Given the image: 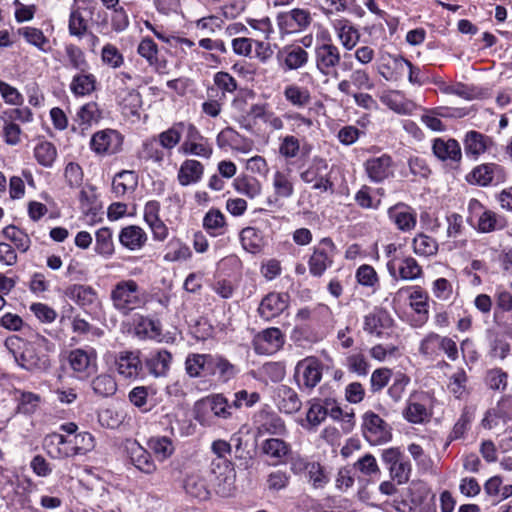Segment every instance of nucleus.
<instances>
[{
    "mask_svg": "<svg viewBox=\"0 0 512 512\" xmlns=\"http://www.w3.org/2000/svg\"><path fill=\"white\" fill-rule=\"evenodd\" d=\"M341 61L339 48L332 43H322L315 47V65L325 77H338L336 67Z\"/></svg>",
    "mask_w": 512,
    "mask_h": 512,
    "instance_id": "nucleus-5",
    "label": "nucleus"
},
{
    "mask_svg": "<svg viewBox=\"0 0 512 512\" xmlns=\"http://www.w3.org/2000/svg\"><path fill=\"white\" fill-rule=\"evenodd\" d=\"M419 351L426 356H436L443 351L450 360H456L458 349L456 342L449 337L429 333L420 343Z\"/></svg>",
    "mask_w": 512,
    "mask_h": 512,
    "instance_id": "nucleus-6",
    "label": "nucleus"
},
{
    "mask_svg": "<svg viewBox=\"0 0 512 512\" xmlns=\"http://www.w3.org/2000/svg\"><path fill=\"white\" fill-rule=\"evenodd\" d=\"M77 121L80 125L89 126L92 123H96L101 119V111L98 108L97 103L89 102L83 105L77 112Z\"/></svg>",
    "mask_w": 512,
    "mask_h": 512,
    "instance_id": "nucleus-56",
    "label": "nucleus"
},
{
    "mask_svg": "<svg viewBox=\"0 0 512 512\" xmlns=\"http://www.w3.org/2000/svg\"><path fill=\"white\" fill-rule=\"evenodd\" d=\"M279 54L284 55V63L289 70H296L305 66L309 57L308 52L300 46L285 48Z\"/></svg>",
    "mask_w": 512,
    "mask_h": 512,
    "instance_id": "nucleus-33",
    "label": "nucleus"
},
{
    "mask_svg": "<svg viewBox=\"0 0 512 512\" xmlns=\"http://www.w3.org/2000/svg\"><path fill=\"white\" fill-rule=\"evenodd\" d=\"M129 458L131 463L141 472L145 474H153L157 466L152 459L150 453L140 446L138 443H133L129 449Z\"/></svg>",
    "mask_w": 512,
    "mask_h": 512,
    "instance_id": "nucleus-23",
    "label": "nucleus"
},
{
    "mask_svg": "<svg viewBox=\"0 0 512 512\" xmlns=\"http://www.w3.org/2000/svg\"><path fill=\"white\" fill-rule=\"evenodd\" d=\"M240 240L243 248L250 253H257L260 250L261 238L258 231L253 227H246L240 233Z\"/></svg>",
    "mask_w": 512,
    "mask_h": 512,
    "instance_id": "nucleus-58",
    "label": "nucleus"
},
{
    "mask_svg": "<svg viewBox=\"0 0 512 512\" xmlns=\"http://www.w3.org/2000/svg\"><path fill=\"white\" fill-rule=\"evenodd\" d=\"M277 22L281 32L290 34L306 30L312 22V17L308 10L295 8L278 14Z\"/></svg>",
    "mask_w": 512,
    "mask_h": 512,
    "instance_id": "nucleus-7",
    "label": "nucleus"
},
{
    "mask_svg": "<svg viewBox=\"0 0 512 512\" xmlns=\"http://www.w3.org/2000/svg\"><path fill=\"white\" fill-rule=\"evenodd\" d=\"M470 213H480L477 230L481 233H490L495 230L503 229L505 224L495 212L483 210V205L477 199H471L468 204Z\"/></svg>",
    "mask_w": 512,
    "mask_h": 512,
    "instance_id": "nucleus-14",
    "label": "nucleus"
},
{
    "mask_svg": "<svg viewBox=\"0 0 512 512\" xmlns=\"http://www.w3.org/2000/svg\"><path fill=\"white\" fill-rule=\"evenodd\" d=\"M275 195L281 198H289L294 193V186L289 174L277 171L273 177Z\"/></svg>",
    "mask_w": 512,
    "mask_h": 512,
    "instance_id": "nucleus-54",
    "label": "nucleus"
},
{
    "mask_svg": "<svg viewBox=\"0 0 512 512\" xmlns=\"http://www.w3.org/2000/svg\"><path fill=\"white\" fill-rule=\"evenodd\" d=\"M390 476L399 485L405 484L409 481L411 474V463L407 459H403L395 466L388 467Z\"/></svg>",
    "mask_w": 512,
    "mask_h": 512,
    "instance_id": "nucleus-64",
    "label": "nucleus"
},
{
    "mask_svg": "<svg viewBox=\"0 0 512 512\" xmlns=\"http://www.w3.org/2000/svg\"><path fill=\"white\" fill-rule=\"evenodd\" d=\"M183 134L185 135V140L179 149L181 153L206 158L210 157L212 154L211 147L204 142L203 136L193 124L184 122Z\"/></svg>",
    "mask_w": 512,
    "mask_h": 512,
    "instance_id": "nucleus-8",
    "label": "nucleus"
},
{
    "mask_svg": "<svg viewBox=\"0 0 512 512\" xmlns=\"http://www.w3.org/2000/svg\"><path fill=\"white\" fill-rule=\"evenodd\" d=\"M67 296L80 306H89L95 300L96 293L90 286L73 285L66 291Z\"/></svg>",
    "mask_w": 512,
    "mask_h": 512,
    "instance_id": "nucleus-42",
    "label": "nucleus"
},
{
    "mask_svg": "<svg viewBox=\"0 0 512 512\" xmlns=\"http://www.w3.org/2000/svg\"><path fill=\"white\" fill-rule=\"evenodd\" d=\"M400 277L404 280H414L422 274V268L412 257H406L399 266Z\"/></svg>",
    "mask_w": 512,
    "mask_h": 512,
    "instance_id": "nucleus-63",
    "label": "nucleus"
},
{
    "mask_svg": "<svg viewBox=\"0 0 512 512\" xmlns=\"http://www.w3.org/2000/svg\"><path fill=\"white\" fill-rule=\"evenodd\" d=\"M96 253L103 256H110L114 252L112 231L108 227H102L96 232Z\"/></svg>",
    "mask_w": 512,
    "mask_h": 512,
    "instance_id": "nucleus-52",
    "label": "nucleus"
},
{
    "mask_svg": "<svg viewBox=\"0 0 512 512\" xmlns=\"http://www.w3.org/2000/svg\"><path fill=\"white\" fill-rule=\"evenodd\" d=\"M277 406L286 414L298 412L301 409L302 401L297 392L289 386L281 385L277 392Z\"/></svg>",
    "mask_w": 512,
    "mask_h": 512,
    "instance_id": "nucleus-25",
    "label": "nucleus"
},
{
    "mask_svg": "<svg viewBox=\"0 0 512 512\" xmlns=\"http://www.w3.org/2000/svg\"><path fill=\"white\" fill-rule=\"evenodd\" d=\"M72 445L57 447L54 451H48L53 459L71 458L77 455H84L94 448V437L89 432H80L74 435Z\"/></svg>",
    "mask_w": 512,
    "mask_h": 512,
    "instance_id": "nucleus-9",
    "label": "nucleus"
},
{
    "mask_svg": "<svg viewBox=\"0 0 512 512\" xmlns=\"http://www.w3.org/2000/svg\"><path fill=\"white\" fill-rule=\"evenodd\" d=\"M256 435H283L286 432L284 421L273 411L262 409L253 418Z\"/></svg>",
    "mask_w": 512,
    "mask_h": 512,
    "instance_id": "nucleus-10",
    "label": "nucleus"
},
{
    "mask_svg": "<svg viewBox=\"0 0 512 512\" xmlns=\"http://www.w3.org/2000/svg\"><path fill=\"white\" fill-rule=\"evenodd\" d=\"M335 245L331 238H322L308 260L309 272L313 277H321L333 264Z\"/></svg>",
    "mask_w": 512,
    "mask_h": 512,
    "instance_id": "nucleus-4",
    "label": "nucleus"
},
{
    "mask_svg": "<svg viewBox=\"0 0 512 512\" xmlns=\"http://www.w3.org/2000/svg\"><path fill=\"white\" fill-rule=\"evenodd\" d=\"M148 446L161 461L169 458L174 452V445L171 439L166 436L151 438L148 441Z\"/></svg>",
    "mask_w": 512,
    "mask_h": 512,
    "instance_id": "nucleus-44",
    "label": "nucleus"
},
{
    "mask_svg": "<svg viewBox=\"0 0 512 512\" xmlns=\"http://www.w3.org/2000/svg\"><path fill=\"white\" fill-rule=\"evenodd\" d=\"M322 370V363L315 357H307L299 361L294 374L298 387L312 391L322 379Z\"/></svg>",
    "mask_w": 512,
    "mask_h": 512,
    "instance_id": "nucleus-3",
    "label": "nucleus"
},
{
    "mask_svg": "<svg viewBox=\"0 0 512 512\" xmlns=\"http://www.w3.org/2000/svg\"><path fill=\"white\" fill-rule=\"evenodd\" d=\"M203 226L211 235H221L225 226V217L219 210L212 209L206 213Z\"/></svg>",
    "mask_w": 512,
    "mask_h": 512,
    "instance_id": "nucleus-50",
    "label": "nucleus"
},
{
    "mask_svg": "<svg viewBox=\"0 0 512 512\" xmlns=\"http://www.w3.org/2000/svg\"><path fill=\"white\" fill-rule=\"evenodd\" d=\"M388 217L403 232L411 231L417 223L415 210L402 202L388 209Z\"/></svg>",
    "mask_w": 512,
    "mask_h": 512,
    "instance_id": "nucleus-20",
    "label": "nucleus"
},
{
    "mask_svg": "<svg viewBox=\"0 0 512 512\" xmlns=\"http://www.w3.org/2000/svg\"><path fill=\"white\" fill-rule=\"evenodd\" d=\"M432 150L439 160L448 162L454 168L462 158L461 147L455 139L437 138L433 141Z\"/></svg>",
    "mask_w": 512,
    "mask_h": 512,
    "instance_id": "nucleus-19",
    "label": "nucleus"
},
{
    "mask_svg": "<svg viewBox=\"0 0 512 512\" xmlns=\"http://www.w3.org/2000/svg\"><path fill=\"white\" fill-rule=\"evenodd\" d=\"M362 433L371 445H380L392 438L390 426L372 411L364 413L362 417Z\"/></svg>",
    "mask_w": 512,
    "mask_h": 512,
    "instance_id": "nucleus-2",
    "label": "nucleus"
},
{
    "mask_svg": "<svg viewBox=\"0 0 512 512\" xmlns=\"http://www.w3.org/2000/svg\"><path fill=\"white\" fill-rule=\"evenodd\" d=\"M435 494L430 489L419 484L411 490V501L414 505H423L421 512H435L434 508Z\"/></svg>",
    "mask_w": 512,
    "mask_h": 512,
    "instance_id": "nucleus-35",
    "label": "nucleus"
},
{
    "mask_svg": "<svg viewBox=\"0 0 512 512\" xmlns=\"http://www.w3.org/2000/svg\"><path fill=\"white\" fill-rule=\"evenodd\" d=\"M413 250L422 256H431L437 253L438 244L435 239L425 234H418L413 239Z\"/></svg>",
    "mask_w": 512,
    "mask_h": 512,
    "instance_id": "nucleus-53",
    "label": "nucleus"
},
{
    "mask_svg": "<svg viewBox=\"0 0 512 512\" xmlns=\"http://www.w3.org/2000/svg\"><path fill=\"white\" fill-rule=\"evenodd\" d=\"M393 324L391 317L383 311L369 313L364 317L363 329L371 335L381 338L384 330L389 329Z\"/></svg>",
    "mask_w": 512,
    "mask_h": 512,
    "instance_id": "nucleus-24",
    "label": "nucleus"
},
{
    "mask_svg": "<svg viewBox=\"0 0 512 512\" xmlns=\"http://www.w3.org/2000/svg\"><path fill=\"white\" fill-rule=\"evenodd\" d=\"M94 393L100 397H110L117 391V383L110 374H101L91 382Z\"/></svg>",
    "mask_w": 512,
    "mask_h": 512,
    "instance_id": "nucleus-38",
    "label": "nucleus"
},
{
    "mask_svg": "<svg viewBox=\"0 0 512 512\" xmlns=\"http://www.w3.org/2000/svg\"><path fill=\"white\" fill-rule=\"evenodd\" d=\"M101 59L105 65L113 69L119 68L124 63L123 55L116 46L110 43L102 48Z\"/></svg>",
    "mask_w": 512,
    "mask_h": 512,
    "instance_id": "nucleus-59",
    "label": "nucleus"
},
{
    "mask_svg": "<svg viewBox=\"0 0 512 512\" xmlns=\"http://www.w3.org/2000/svg\"><path fill=\"white\" fill-rule=\"evenodd\" d=\"M234 185L239 193L244 194L250 198H254L261 192V185L255 178H237Z\"/></svg>",
    "mask_w": 512,
    "mask_h": 512,
    "instance_id": "nucleus-62",
    "label": "nucleus"
},
{
    "mask_svg": "<svg viewBox=\"0 0 512 512\" xmlns=\"http://www.w3.org/2000/svg\"><path fill=\"white\" fill-rule=\"evenodd\" d=\"M171 361L172 354L165 349H161L152 352L146 359L145 364L151 375L154 377H164L168 374Z\"/></svg>",
    "mask_w": 512,
    "mask_h": 512,
    "instance_id": "nucleus-22",
    "label": "nucleus"
},
{
    "mask_svg": "<svg viewBox=\"0 0 512 512\" xmlns=\"http://www.w3.org/2000/svg\"><path fill=\"white\" fill-rule=\"evenodd\" d=\"M117 371L125 378H136L142 370V362L137 352L123 351L116 357Z\"/></svg>",
    "mask_w": 512,
    "mask_h": 512,
    "instance_id": "nucleus-21",
    "label": "nucleus"
},
{
    "mask_svg": "<svg viewBox=\"0 0 512 512\" xmlns=\"http://www.w3.org/2000/svg\"><path fill=\"white\" fill-rule=\"evenodd\" d=\"M146 240L147 236L144 230L135 225L123 228L119 235L120 243L130 250L140 249Z\"/></svg>",
    "mask_w": 512,
    "mask_h": 512,
    "instance_id": "nucleus-31",
    "label": "nucleus"
},
{
    "mask_svg": "<svg viewBox=\"0 0 512 512\" xmlns=\"http://www.w3.org/2000/svg\"><path fill=\"white\" fill-rule=\"evenodd\" d=\"M17 33L29 44L37 47L42 52H48L50 50L49 39L44 35L42 30L35 27H22L17 30Z\"/></svg>",
    "mask_w": 512,
    "mask_h": 512,
    "instance_id": "nucleus-36",
    "label": "nucleus"
},
{
    "mask_svg": "<svg viewBox=\"0 0 512 512\" xmlns=\"http://www.w3.org/2000/svg\"><path fill=\"white\" fill-rule=\"evenodd\" d=\"M19 396L16 398L17 412L30 415L34 413L40 403V396L32 392L17 391Z\"/></svg>",
    "mask_w": 512,
    "mask_h": 512,
    "instance_id": "nucleus-49",
    "label": "nucleus"
},
{
    "mask_svg": "<svg viewBox=\"0 0 512 512\" xmlns=\"http://www.w3.org/2000/svg\"><path fill=\"white\" fill-rule=\"evenodd\" d=\"M328 169L326 160L320 157H314L306 170L300 174V178L305 183H313L318 180Z\"/></svg>",
    "mask_w": 512,
    "mask_h": 512,
    "instance_id": "nucleus-47",
    "label": "nucleus"
},
{
    "mask_svg": "<svg viewBox=\"0 0 512 512\" xmlns=\"http://www.w3.org/2000/svg\"><path fill=\"white\" fill-rule=\"evenodd\" d=\"M405 419L413 424L423 423L429 419V412L424 404L409 401L404 412Z\"/></svg>",
    "mask_w": 512,
    "mask_h": 512,
    "instance_id": "nucleus-55",
    "label": "nucleus"
},
{
    "mask_svg": "<svg viewBox=\"0 0 512 512\" xmlns=\"http://www.w3.org/2000/svg\"><path fill=\"white\" fill-rule=\"evenodd\" d=\"M392 165L393 160L388 154L371 157L364 163L367 176L374 183H380L389 178L393 174Z\"/></svg>",
    "mask_w": 512,
    "mask_h": 512,
    "instance_id": "nucleus-16",
    "label": "nucleus"
},
{
    "mask_svg": "<svg viewBox=\"0 0 512 512\" xmlns=\"http://www.w3.org/2000/svg\"><path fill=\"white\" fill-rule=\"evenodd\" d=\"M204 403L218 418L228 419L232 416V411L229 410V401L222 394L212 395Z\"/></svg>",
    "mask_w": 512,
    "mask_h": 512,
    "instance_id": "nucleus-43",
    "label": "nucleus"
},
{
    "mask_svg": "<svg viewBox=\"0 0 512 512\" xmlns=\"http://www.w3.org/2000/svg\"><path fill=\"white\" fill-rule=\"evenodd\" d=\"M283 94L289 103L298 108L305 107L311 101L309 90L295 84L285 87Z\"/></svg>",
    "mask_w": 512,
    "mask_h": 512,
    "instance_id": "nucleus-40",
    "label": "nucleus"
},
{
    "mask_svg": "<svg viewBox=\"0 0 512 512\" xmlns=\"http://www.w3.org/2000/svg\"><path fill=\"white\" fill-rule=\"evenodd\" d=\"M96 77L89 73L79 71L72 78L70 83V90L75 96L90 95L96 90Z\"/></svg>",
    "mask_w": 512,
    "mask_h": 512,
    "instance_id": "nucleus-30",
    "label": "nucleus"
},
{
    "mask_svg": "<svg viewBox=\"0 0 512 512\" xmlns=\"http://www.w3.org/2000/svg\"><path fill=\"white\" fill-rule=\"evenodd\" d=\"M485 382L492 390L504 391L508 383V374L501 368L490 369L486 373Z\"/></svg>",
    "mask_w": 512,
    "mask_h": 512,
    "instance_id": "nucleus-57",
    "label": "nucleus"
},
{
    "mask_svg": "<svg viewBox=\"0 0 512 512\" xmlns=\"http://www.w3.org/2000/svg\"><path fill=\"white\" fill-rule=\"evenodd\" d=\"M4 236L12 241L16 247L25 252L29 248L30 240L23 231L13 225H9L3 229Z\"/></svg>",
    "mask_w": 512,
    "mask_h": 512,
    "instance_id": "nucleus-60",
    "label": "nucleus"
},
{
    "mask_svg": "<svg viewBox=\"0 0 512 512\" xmlns=\"http://www.w3.org/2000/svg\"><path fill=\"white\" fill-rule=\"evenodd\" d=\"M184 489L191 497L199 500H206L210 495L206 481L198 475L188 476L184 481Z\"/></svg>",
    "mask_w": 512,
    "mask_h": 512,
    "instance_id": "nucleus-37",
    "label": "nucleus"
},
{
    "mask_svg": "<svg viewBox=\"0 0 512 512\" xmlns=\"http://www.w3.org/2000/svg\"><path fill=\"white\" fill-rule=\"evenodd\" d=\"M210 354H190L185 361V369L190 377H198L202 371L209 373Z\"/></svg>",
    "mask_w": 512,
    "mask_h": 512,
    "instance_id": "nucleus-41",
    "label": "nucleus"
},
{
    "mask_svg": "<svg viewBox=\"0 0 512 512\" xmlns=\"http://www.w3.org/2000/svg\"><path fill=\"white\" fill-rule=\"evenodd\" d=\"M309 482L315 489L323 488L329 482V476L319 462H312L307 472Z\"/></svg>",
    "mask_w": 512,
    "mask_h": 512,
    "instance_id": "nucleus-61",
    "label": "nucleus"
},
{
    "mask_svg": "<svg viewBox=\"0 0 512 512\" xmlns=\"http://www.w3.org/2000/svg\"><path fill=\"white\" fill-rule=\"evenodd\" d=\"M65 52L71 68L81 72H85L89 69L85 54L78 46L68 44L65 47Z\"/></svg>",
    "mask_w": 512,
    "mask_h": 512,
    "instance_id": "nucleus-48",
    "label": "nucleus"
},
{
    "mask_svg": "<svg viewBox=\"0 0 512 512\" xmlns=\"http://www.w3.org/2000/svg\"><path fill=\"white\" fill-rule=\"evenodd\" d=\"M262 451L265 455L280 462L290 451L289 445L282 439L270 438L263 442Z\"/></svg>",
    "mask_w": 512,
    "mask_h": 512,
    "instance_id": "nucleus-39",
    "label": "nucleus"
},
{
    "mask_svg": "<svg viewBox=\"0 0 512 512\" xmlns=\"http://www.w3.org/2000/svg\"><path fill=\"white\" fill-rule=\"evenodd\" d=\"M306 414L307 429L315 430L328 416V405L331 404L330 399H325L323 403L319 399H313Z\"/></svg>",
    "mask_w": 512,
    "mask_h": 512,
    "instance_id": "nucleus-29",
    "label": "nucleus"
},
{
    "mask_svg": "<svg viewBox=\"0 0 512 512\" xmlns=\"http://www.w3.org/2000/svg\"><path fill=\"white\" fill-rule=\"evenodd\" d=\"M257 341H263L268 346L265 348L266 352H273L280 349L284 344V336L279 328H268L262 331Z\"/></svg>",
    "mask_w": 512,
    "mask_h": 512,
    "instance_id": "nucleus-46",
    "label": "nucleus"
},
{
    "mask_svg": "<svg viewBox=\"0 0 512 512\" xmlns=\"http://www.w3.org/2000/svg\"><path fill=\"white\" fill-rule=\"evenodd\" d=\"M505 178V171L500 165L488 163L475 167L467 176V181L480 186H488L502 183Z\"/></svg>",
    "mask_w": 512,
    "mask_h": 512,
    "instance_id": "nucleus-13",
    "label": "nucleus"
},
{
    "mask_svg": "<svg viewBox=\"0 0 512 512\" xmlns=\"http://www.w3.org/2000/svg\"><path fill=\"white\" fill-rule=\"evenodd\" d=\"M113 307L122 315L128 316L133 310L145 304L136 281L121 280L115 284L110 293Z\"/></svg>",
    "mask_w": 512,
    "mask_h": 512,
    "instance_id": "nucleus-1",
    "label": "nucleus"
},
{
    "mask_svg": "<svg viewBox=\"0 0 512 512\" xmlns=\"http://www.w3.org/2000/svg\"><path fill=\"white\" fill-rule=\"evenodd\" d=\"M288 303V294L272 292L262 299L258 312L263 319L268 321L279 316L288 307Z\"/></svg>",
    "mask_w": 512,
    "mask_h": 512,
    "instance_id": "nucleus-18",
    "label": "nucleus"
},
{
    "mask_svg": "<svg viewBox=\"0 0 512 512\" xmlns=\"http://www.w3.org/2000/svg\"><path fill=\"white\" fill-rule=\"evenodd\" d=\"M122 145L121 135L113 129H106L96 132L90 141L93 151L98 154L116 153Z\"/></svg>",
    "mask_w": 512,
    "mask_h": 512,
    "instance_id": "nucleus-15",
    "label": "nucleus"
},
{
    "mask_svg": "<svg viewBox=\"0 0 512 512\" xmlns=\"http://www.w3.org/2000/svg\"><path fill=\"white\" fill-rule=\"evenodd\" d=\"M493 145L490 137L477 131L467 132L464 139V149L467 155L479 156Z\"/></svg>",
    "mask_w": 512,
    "mask_h": 512,
    "instance_id": "nucleus-27",
    "label": "nucleus"
},
{
    "mask_svg": "<svg viewBox=\"0 0 512 512\" xmlns=\"http://www.w3.org/2000/svg\"><path fill=\"white\" fill-rule=\"evenodd\" d=\"M335 28L343 47L347 50H352L360 39L358 30L347 20L338 21Z\"/></svg>",
    "mask_w": 512,
    "mask_h": 512,
    "instance_id": "nucleus-34",
    "label": "nucleus"
},
{
    "mask_svg": "<svg viewBox=\"0 0 512 512\" xmlns=\"http://www.w3.org/2000/svg\"><path fill=\"white\" fill-rule=\"evenodd\" d=\"M209 373L218 375L220 380L227 382L239 373V369L223 356L211 355V358H209Z\"/></svg>",
    "mask_w": 512,
    "mask_h": 512,
    "instance_id": "nucleus-26",
    "label": "nucleus"
},
{
    "mask_svg": "<svg viewBox=\"0 0 512 512\" xmlns=\"http://www.w3.org/2000/svg\"><path fill=\"white\" fill-rule=\"evenodd\" d=\"M184 122L173 124L168 130L159 134L160 145L168 150L173 149L180 141L183 135Z\"/></svg>",
    "mask_w": 512,
    "mask_h": 512,
    "instance_id": "nucleus-45",
    "label": "nucleus"
},
{
    "mask_svg": "<svg viewBox=\"0 0 512 512\" xmlns=\"http://www.w3.org/2000/svg\"><path fill=\"white\" fill-rule=\"evenodd\" d=\"M34 156L40 165L50 167L56 159L57 151L52 143L44 141L37 144L34 149Z\"/></svg>",
    "mask_w": 512,
    "mask_h": 512,
    "instance_id": "nucleus-51",
    "label": "nucleus"
},
{
    "mask_svg": "<svg viewBox=\"0 0 512 512\" xmlns=\"http://www.w3.org/2000/svg\"><path fill=\"white\" fill-rule=\"evenodd\" d=\"M204 172L203 165L197 160H185L178 171V181L182 186H188L200 181Z\"/></svg>",
    "mask_w": 512,
    "mask_h": 512,
    "instance_id": "nucleus-28",
    "label": "nucleus"
},
{
    "mask_svg": "<svg viewBox=\"0 0 512 512\" xmlns=\"http://www.w3.org/2000/svg\"><path fill=\"white\" fill-rule=\"evenodd\" d=\"M15 360L20 367L34 373L47 371L51 366L48 355L39 354L31 343L24 345L20 354L15 356Z\"/></svg>",
    "mask_w": 512,
    "mask_h": 512,
    "instance_id": "nucleus-12",
    "label": "nucleus"
},
{
    "mask_svg": "<svg viewBox=\"0 0 512 512\" xmlns=\"http://www.w3.org/2000/svg\"><path fill=\"white\" fill-rule=\"evenodd\" d=\"M97 354L94 349H74L69 352L68 362L71 369L83 376L89 375L96 368Z\"/></svg>",
    "mask_w": 512,
    "mask_h": 512,
    "instance_id": "nucleus-17",
    "label": "nucleus"
},
{
    "mask_svg": "<svg viewBox=\"0 0 512 512\" xmlns=\"http://www.w3.org/2000/svg\"><path fill=\"white\" fill-rule=\"evenodd\" d=\"M138 183V177L134 171L123 170L115 175L112 181V189L116 196H123L128 191H133Z\"/></svg>",
    "mask_w": 512,
    "mask_h": 512,
    "instance_id": "nucleus-32",
    "label": "nucleus"
},
{
    "mask_svg": "<svg viewBox=\"0 0 512 512\" xmlns=\"http://www.w3.org/2000/svg\"><path fill=\"white\" fill-rule=\"evenodd\" d=\"M407 65H410V61L404 57L383 53L378 59L377 70L386 81H398L403 77Z\"/></svg>",
    "mask_w": 512,
    "mask_h": 512,
    "instance_id": "nucleus-11",
    "label": "nucleus"
}]
</instances>
